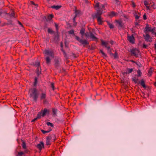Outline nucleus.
Listing matches in <instances>:
<instances>
[{
    "label": "nucleus",
    "mask_w": 156,
    "mask_h": 156,
    "mask_svg": "<svg viewBox=\"0 0 156 156\" xmlns=\"http://www.w3.org/2000/svg\"><path fill=\"white\" fill-rule=\"evenodd\" d=\"M116 21L119 24L118 27L121 28L123 27V24L121 20H116Z\"/></svg>",
    "instance_id": "dca6fc26"
},
{
    "label": "nucleus",
    "mask_w": 156,
    "mask_h": 156,
    "mask_svg": "<svg viewBox=\"0 0 156 156\" xmlns=\"http://www.w3.org/2000/svg\"><path fill=\"white\" fill-rule=\"evenodd\" d=\"M51 137H47L46 141V145H50L51 144L50 140Z\"/></svg>",
    "instance_id": "a211bd4d"
},
{
    "label": "nucleus",
    "mask_w": 156,
    "mask_h": 156,
    "mask_svg": "<svg viewBox=\"0 0 156 156\" xmlns=\"http://www.w3.org/2000/svg\"><path fill=\"white\" fill-rule=\"evenodd\" d=\"M55 27L56 28L57 32L58 30V25L56 23H55Z\"/></svg>",
    "instance_id": "49530a36"
},
{
    "label": "nucleus",
    "mask_w": 156,
    "mask_h": 156,
    "mask_svg": "<svg viewBox=\"0 0 156 156\" xmlns=\"http://www.w3.org/2000/svg\"><path fill=\"white\" fill-rule=\"evenodd\" d=\"M133 71V69L132 68L128 69L126 71L128 74H129L130 73H131Z\"/></svg>",
    "instance_id": "473e14b6"
},
{
    "label": "nucleus",
    "mask_w": 156,
    "mask_h": 156,
    "mask_svg": "<svg viewBox=\"0 0 156 156\" xmlns=\"http://www.w3.org/2000/svg\"><path fill=\"white\" fill-rule=\"evenodd\" d=\"M36 147L41 151L42 148H44V142L42 141H41L39 144L37 145Z\"/></svg>",
    "instance_id": "39448f33"
},
{
    "label": "nucleus",
    "mask_w": 156,
    "mask_h": 156,
    "mask_svg": "<svg viewBox=\"0 0 156 156\" xmlns=\"http://www.w3.org/2000/svg\"><path fill=\"white\" fill-rule=\"evenodd\" d=\"M128 40L129 41V42L132 44H133L134 43L135 39L133 35H132L131 36H128Z\"/></svg>",
    "instance_id": "0eeeda50"
},
{
    "label": "nucleus",
    "mask_w": 156,
    "mask_h": 156,
    "mask_svg": "<svg viewBox=\"0 0 156 156\" xmlns=\"http://www.w3.org/2000/svg\"><path fill=\"white\" fill-rule=\"evenodd\" d=\"M95 3L96 4L94 6V7H97L98 8L99 6V2L98 1H95Z\"/></svg>",
    "instance_id": "c9c22d12"
},
{
    "label": "nucleus",
    "mask_w": 156,
    "mask_h": 156,
    "mask_svg": "<svg viewBox=\"0 0 156 156\" xmlns=\"http://www.w3.org/2000/svg\"><path fill=\"white\" fill-rule=\"evenodd\" d=\"M115 3L117 4H119V0H115Z\"/></svg>",
    "instance_id": "052dcab7"
},
{
    "label": "nucleus",
    "mask_w": 156,
    "mask_h": 156,
    "mask_svg": "<svg viewBox=\"0 0 156 156\" xmlns=\"http://www.w3.org/2000/svg\"><path fill=\"white\" fill-rule=\"evenodd\" d=\"M90 38L92 39V40L94 41L97 40L98 38L94 35V34H93V33L92 32H90Z\"/></svg>",
    "instance_id": "f8f14e48"
},
{
    "label": "nucleus",
    "mask_w": 156,
    "mask_h": 156,
    "mask_svg": "<svg viewBox=\"0 0 156 156\" xmlns=\"http://www.w3.org/2000/svg\"><path fill=\"white\" fill-rule=\"evenodd\" d=\"M75 39L82 44L83 47H85L86 45H87L89 44V42L85 39H80V37L76 35H75Z\"/></svg>",
    "instance_id": "f03ea898"
},
{
    "label": "nucleus",
    "mask_w": 156,
    "mask_h": 156,
    "mask_svg": "<svg viewBox=\"0 0 156 156\" xmlns=\"http://www.w3.org/2000/svg\"><path fill=\"white\" fill-rule=\"evenodd\" d=\"M44 53L47 55H49L51 57L53 58L54 57V53L52 50H45L44 51Z\"/></svg>",
    "instance_id": "7ed1b4c3"
},
{
    "label": "nucleus",
    "mask_w": 156,
    "mask_h": 156,
    "mask_svg": "<svg viewBox=\"0 0 156 156\" xmlns=\"http://www.w3.org/2000/svg\"><path fill=\"white\" fill-rule=\"evenodd\" d=\"M130 52L132 55L137 57L139 51L138 49L135 48L131 50Z\"/></svg>",
    "instance_id": "20e7f679"
},
{
    "label": "nucleus",
    "mask_w": 156,
    "mask_h": 156,
    "mask_svg": "<svg viewBox=\"0 0 156 156\" xmlns=\"http://www.w3.org/2000/svg\"><path fill=\"white\" fill-rule=\"evenodd\" d=\"M46 63L48 64L51 63V59L49 56H47L46 58Z\"/></svg>",
    "instance_id": "b1692460"
},
{
    "label": "nucleus",
    "mask_w": 156,
    "mask_h": 156,
    "mask_svg": "<svg viewBox=\"0 0 156 156\" xmlns=\"http://www.w3.org/2000/svg\"><path fill=\"white\" fill-rule=\"evenodd\" d=\"M152 73V71L151 70H149L148 72V75L149 76H151Z\"/></svg>",
    "instance_id": "ea45409f"
},
{
    "label": "nucleus",
    "mask_w": 156,
    "mask_h": 156,
    "mask_svg": "<svg viewBox=\"0 0 156 156\" xmlns=\"http://www.w3.org/2000/svg\"><path fill=\"white\" fill-rule=\"evenodd\" d=\"M141 96L143 97V98H146L147 97H148L149 96V94H145V93H143L141 95Z\"/></svg>",
    "instance_id": "c85d7f7f"
},
{
    "label": "nucleus",
    "mask_w": 156,
    "mask_h": 156,
    "mask_svg": "<svg viewBox=\"0 0 156 156\" xmlns=\"http://www.w3.org/2000/svg\"><path fill=\"white\" fill-rule=\"evenodd\" d=\"M34 66H36V67H39L40 66V62H36L35 63Z\"/></svg>",
    "instance_id": "4c0bfd02"
},
{
    "label": "nucleus",
    "mask_w": 156,
    "mask_h": 156,
    "mask_svg": "<svg viewBox=\"0 0 156 156\" xmlns=\"http://www.w3.org/2000/svg\"><path fill=\"white\" fill-rule=\"evenodd\" d=\"M102 13V11L100 9H98L96 13L92 15V17L93 19H94L96 17L100 16Z\"/></svg>",
    "instance_id": "423d86ee"
},
{
    "label": "nucleus",
    "mask_w": 156,
    "mask_h": 156,
    "mask_svg": "<svg viewBox=\"0 0 156 156\" xmlns=\"http://www.w3.org/2000/svg\"><path fill=\"white\" fill-rule=\"evenodd\" d=\"M51 87L52 88L53 90H54V83H51Z\"/></svg>",
    "instance_id": "8fccbe9b"
},
{
    "label": "nucleus",
    "mask_w": 156,
    "mask_h": 156,
    "mask_svg": "<svg viewBox=\"0 0 156 156\" xmlns=\"http://www.w3.org/2000/svg\"><path fill=\"white\" fill-rule=\"evenodd\" d=\"M113 55L114 56V58L115 59H116L117 58H118V54L117 53L116 51H115L114 54H113Z\"/></svg>",
    "instance_id": "c756f323"
},
{
    "label": "nucleus",
    "mask_w": 156,
    "mask_h": 156,
    "mask_svg": "<svg viewBox=\"0 0 156 156\" xmlns=\"http://www.w3.org/2000/svg\"><path fill=\"white\" fill-rule=\"evenodd\" d=\"M96 18H97V21L98 23V24L99 25L102 24L103 21H102V19L101 18V17L100 16H98L96 17Z\"/></svg>",
    "instance_id": "4468645a"
},
{
    "label": "nucleus",
    "mask_w": 156,
    "mask_h": 156,
    "mask_svg": "<svg viewBox=\"0 0 156 156\" xmlns=\"http://www.w3.org/2000/svg\"><path fill=\"white\" fill-rule=\"evenodd\" d=\"M61 51L63 52H64L65 51L63 50V48H61Z\"/></svg>",
    "instance_id": "774afa93"
},
{
    "label": "nucleus",
    "mask_w": 156,
    "mask_h": 156,
    "mask_svg": "<svg viewBox=\"0 0 156 156\" xmlns=\"http://www.w3.org/2000/svg\"><path fill=\"white\" fill-rule=\"evenodd\" d=\"M46 94L45 92L42 93L40 95L41 100H45L46 98Z\"/></svg>",
    "instance_id": "2eb2a0df"
},
{
    "label": "nucleus",
    "mask_w": 156,
    "mask_h": 156,
    "mask_svg": "<svg viewBox=\"0 0 156 156\" xmlns=\"http://www.w3.org/2000/svg\"><path fill=\"white\" fill-rule=\"evenodd\" d=\"M38 119L36 117V118H34V119L33 120H32V121H31V122H34L35 121H36Z\"/></svg>",
    "instance_id": "680f3d73"
},
{
    "label": "nucleus",
    "mask_w": 156,
    "mask_h": 156,
    "mask_svg": "<svg viewBox=\"0 0 156 156\" xmlns=\"http://www.w3.org/2000/svg\"><path fill=\"white\" fill-rule=\"evenodd\" d=\"M48 112V110L47 108H44L43 110H41V112H42V116H44Z\"/></svg>",
    "instance_id": "6ab92c4d"
},
{
    "label": "nucleus",
    "mask_w": 156,
    "mask_h": 156,
    "mask_svg": "<svg viewBox=\"0 0 156 156\" xmlns=\"http://www.w3.org/2000/svg\"><path fill=\"white\" fill-rule=\"evenodd\" d=\"M84 35H85L86 37H88L89 36V33L88 32H86L85 33Z\"/></svg>",
    "instance_id": "09e8293b"
},
{
    "label": "nucleus",
    "mask_w": 156,
    "mask_h": 156,
    "mask_svg": "<svg viewBox=\"0 0 156 156\" xmlns=\"http://www.w3.org/2000/svg\"><path fill=\"white\" fill-rule=\"evenodd\" d=\"M137 73L138 74L137 76L138 77H140L142 74L141 71L140 69H138L137 71Z\"/></svg>",
    "instance_id": "72a5a7b5"
},
{
    "label": "nucleus",
    "mask_w": 156,
    "mask_h": 156,
    "mask_svg": "<svg viewBox=\"0 0 156 156\" xmlns=\"http://www.w3.org/2000/svg\"><path fill=\"white\" fill-rule=\"evenodd\" d=\"M41 132H42V133H43V134H45V133H48L49 132V131H45V130H42V129L41 130Z\"/></svg>",
    "instance_id": "864d4df0"
},
{
    "label": "nucleus",
    "mask_w": 156,
    "mask_h": 156,
    "mask_svg": "<svg viewBox=\"0 0 156 156\" xmlns=\"http://www.w3.org/2000/svg\"><path fill=\"white\" fill-rule=\"evenodd\" d=\"M139 83H140L144 88H146V86L145 85V82L143 79L141 80V82L139 81Z\"/></svg>",
    "instance_id": "aec40b11"
},
{
    "label": "nucleus",
    "mask_w": 156,
    "mask_h": 156,
    "mask_svg": "<svg viewBox=\"0 0 156 156\" xmlns=\"http://www.w3.org/2000/svg\"><path fill=\"white\" fill-rule=\"evenodd\" d=\"M47 124L48 126H50L51 127H53V125L52 123L49 122H48L47 123Z\"/></svg>",
    "instance_id": "37998d69"
},
{
    "label": "nucleus",
    "mask_w": 156,
    "mask_h": 156,
    "mask_svg": "<svg viewBox=\"0 0 156 156\" xmlns=\"http://www.w3.org/2000/svg\"><path fill=\"white\" fill-rule=\"evenodd\" d=\"M42 112H39L37 115V118L38 119L41 118V116H42Z\"/></svg>",
    "instance_id": "e433bc0d"
},
{
    "label": "nucleus",
    "mask_w": 156,
    "mask_h": 156,
    "mask_svg": "<svg viewBox=\"0 0 156 156\" xmlns=\"http://www.w3.org/2000/svg\"><path fill=\"white\" fill-rule=\"evenodd\" d=\"M52 112L53 115H55L57 112V109L53 108L52 109Z\"/></svg>",
    "instance_id": "a19ab883"
},
{
    "label": "nucleus",
    "mask_w": 156,
    "mask_h": 156,
    "mask_svg": "<svg viewBox=\"0 0 156 156\" xmlns=\"http://www.w3.org/2000/svg\"><path fill=\"white\" fill-rule=\"evenodd\" d=\"M55 66V67H57L59 66L60 59L57 58L56 57L54 59Z\"/></svg>",
    "instance_id": "9d476101"
},
{
    "label": "nucleus",
    "mask_w": 156,
    "mask_h": 156,
    "mask_svg": "<svg viewBox=\"0 0 156 156\" xmlns=\"http://www.w3.org/2000/svg\"><path fill=\"white\" fill-rule=\"evenodd\" d=\"M59 37L58 34H56L55 36L54 40L55 42H57L58 40Z\"/></svg>",
    "instance_id": "cd10ccee"
},
{
    "label": "nucleus",
    "mask_w": 156,
    "mask_h": 156,
    "mask_svg": "<svg viewBox=\"0 0 156 156\" xmlns=\"http://www.w3.org/2000/svg\"><path fill=\"white\" fill-rule=\"evenodd\" d=\"M138 80V79H136L135 77H134L132 78V81H133L135 83H137Z\"/></svg>",
    "instance_id": "2f4dec72"
},
{
    "label": "nucleus",
    "mask_w": 156,
    "mask_h": 156,
    "mask_svg": "<svg viewBox=\"0 0 156 156\" xmlns=\"http://www.w3.org/2000/svg\"><path fill=\"white\" fill-rule=\"evenodd\" d=\"M123 75H126V74H128L127 71H126V72H124L123 73Z\"/></svg>",
    "instance_id": "338daca9"
},
{
    "label": "nucleus",
    "mask_w": 156,
    "mask_h": 156,
    "mask_svg": "<svg viewBox=\"0 0 156 156\" xmlns=\"http://www.w3.org/2000/svg\"><path fill=\"white\" fill-rule=\"evenodd\" d=\"M54 17V16L52 14H50L48 16L47 20V21H50Z\"/></svg>",
    "instance_id": "5701e85b"
},
{
    "label": "nucleus",
    "mask_w": 156,
    "mask_h": 156,
    "mask_svg": "<svg viewBox=\"0 0 156 156\" xmlns=\"http://www.w3.org/2000/svg\"><path fill=\"white\" fill-rule=\"evenodd\" d=\"M138 25H139V24L137 22H135V27H136Z\"/></svg>",
    "instance_id": "e2e57ef3"
},
{
    "label": "nucleus",
    "mask_w": 156,
    "mask_h": 156,
    "mask_svg": "<svg viewBox=\"0 0 156 156\" xmlns=\"http://www.w3.org/2000/svg\"><path fill=\"white\" fill-rule=\"evenodd\" d=\"M68 33L69 34H74V30H73L69 31H68Z\"/></svg>",
    "instance_id": "58836bf2"
},
{
    "label": "nucleus",
    "mask_w": 156,
    "mask_h": 156,
    "mask_svg": "<svg viewBox=\"0 0 156 156\" xmlns=\"http://www.w3.org/2000/svg\"><path fill=\"white\" fill-rule=\"evenodd\" d=\"M29 93L30 98H32L33 101L36 102L39 95L37 89L36 88H31L29 89Z\"/></svg>",
    "instance_id": "f257e3e1"
},
{
    "label": "nucleus",
    "mask_w": 156,
    "mask_h": 156,
    "mask_svg": "<svg viewBox=\"0 0 156 156\" xmlns=\"http://www.w3.org/2000/svg\"><path fill=\"white\" fill-rule=\"evenodd\" d=\"M106 22H107L108 25L109 26V27L110 29H112L114 28V26L111 23L109 22L108 21H107Z\"/></svg>",
    "instance_id": "393cba45"
},
{
    "label": "nucleus",
    "mask_w": 156,
    "mask_h": 156,
    "mask_svg": "<svg viewBox=\"0 0 156 156\" xmlns=\"http://www.w3.org/2000/svg\"><path fill=\"white\" fill-rule=\"evenodd\" d=\"M144 4L146 6L148 5V2L147 1H144Z\"/></svg>",
    "instance_id": "a18cd8bd"
},
{
    "label": "nucleus",
    "mask_w": 156,
    "mask_h": 156,
    "mask_svg": "<svg viewBox=\"0 0 156 156\" xmlns=\"http://www.w3.org/2000/svg\"><path fill=\"white\" fill-rule=\"evenodd\" d=\"M62 6L61 5H53L51 7L52 9H55L56 10H58L61 8Z\"/></svg>",
    "instance_id": "412c9836"
},
{
    "label": "nucleus",
    "mask_w": 156,
    "mask_h": 156,
    "mask_svg": "<svg viewBox=\"0 0 156 156\" xmlns=\"http://www.w3.org/2000/svg\"><path fill=\"white\" fill-rule=\"evenodd\" d=\"M22 142L23 147V148L25 149L26 148V144H25V142H24V141L23 140H22Z\"/></svg>",
    "instance_id": "f704fd0d"
},
{
    "label": "nucleus",
    "mask_w": 156,
    "mask_h": 156,
    "mask_svg": "<svg viewBox=\"0 0 156 156\" xmlns=\"http://www.w3.org/2000/svg\"><path fill=\"white\" fill-rule=\"evenodd\" d=\"M77 12V11H76L75 12V13H76L75 16L74 17V18L73 19V22L74 23V25L75 26L76 25V24H77V23L76 22V17L77 16V13H76Z\"/></svg>",
    "instance_id": "a878e982"
},
{
    "label": "nucleus",
    "mask_w": 156,
    "mask_h": 156,
    "mask_svg": "<svg viewBox=\"0 0 156 156\" xmlns=\"http://www.w3.org/2000/svg\"><path fill=\"white\" fill-rule=\"evenodd\" d=\"M3 13V11L2 9H0V16H1Z\"/></svg>",
    "instance_id": "5fc2aeb1"
},
{
    "label": "nucleus",
    "mask_w": 156,
    "mask_h": 156,
    "mask_svg": "<svg viewBox=\"0 0 156 156\" xmlns=\"http://www.w3.org/2000/svg\"><path fill=\"white\" fill-rule=\"evenodd\" d=\"M143 18L144 20L147 19V16L145 14H144L143 16Z\"/></svg>",
    "instance_id": "4d7b16f0"
},
{
    "label": "nucleus",
    "mask_w": 156,
    "mask_h": 156,
    "mask_svg": "<svg viewBox=\"0 0 156 156\" xmlns=\"http://www.w3.org/2000/svg\"><path fill=\"white\" fill-rule=\"evenodd\" d=\"M7 15L9 16L10 18H16V17L14 13V11L12 10L10 12L8 13Z\"/></svg>",
    "instance_id": "6e6552de"
},
{
    "label": "nucleus",
    "mask_w": 156,
    "mask_h": 156,
    "mask_svg": "<svg viewBox=\"0 0 156 156\" xmlns=\"http://www.w3.org/2000/svg\"><path fill=\"white\" fill-rule=\"evenodd\" d=\"M48 32L49 33H53L54 32V31L50 28H48Z\"/></svg>",
    "instance_id": "79ce46f5"
},
{
    "label": "nucleus",
    "mask_w": 156,
    "mask_h": 156,
    "mask_svg": "<svg viewBox=\"0 0 156 156\" xmlns=\"http://www.w3.org/2000/svg\"><path fill=\"white\" fill-rule=\"evenodd\" d=\"M41 68L40 66L39 67H37V68L36 69V70L37 74H40L41 73Z\"/></svg>",
    "instance_id": "bb28decb"
},
{
    "label": "nucleus",
    "mask_w": 156,
    "mask_h": 156,
    "mask_svg": "<svg viewBox=\"0 0 156 156\" xmlns=\"http://www.w3.org/2000/svg\"><path fill=\"white\" fill-rule=\"evenodd\" d=\"M18 23L19 25H20L22 27H23V26L21 22H20L19 21H18Z\"/></svg>",
    "instance_id": "bf43d9fd"
},
{
    "label": "nucleus",
    "mask_w": 156,
    "mask_h": 156,
    "mask_svg": "<svg viewBox=\"0 0 156 156\" xmlns=\"http://www.w3.org/2000/svg\"><path fill=\"white\" fill-rule=\"evenodd\" d=\"M150 32H152V33H154V29H151V30H150Z\"/></svg>",
    "instance_id": "0e129e2a"
},
{
    "label": "nucleus",
    "mask_w": 156,
    "mask_h": 156,
    "mask_svg": "<svg viewBox=\"0 0 156 156\" xmlns=\"http://www.w3.org/2000/svg\"><path fill=\"white\" fill-rule=\"evenodd\" d=\"M151 28L148 26V25H147L145 28V32H146L147 31H150Z\"/></svg>",
    "instance_id": "4be33fe9"
},
{
    "label": "nucleus",
    "mask_w": 156,
    "mask_h": 156,
    "mask_svg": "<svg viewBox=\"0 0 156 156\" xmlns=\"http://www.w3.org/2000/svg\"><path fill=\"white\" fill-rule=\"evenodd\" d=\"M100 52L105 57H107L106 55L103 51L102 50H100Z\"/></svg>",
    "instance_id": "c03bdc74"
},
{
    "label": "nucleus",
    "mask_w": 156,
    "mask_h": 156,
    "mask_svg": "<svg viewBox=\"0 0 156 156\" xmlns=\"http://www.w3.org/2000/svg\"><path fill=\"white\" fill-rule=\"evenodd\" d=\"M116 14L115 12L113 11L112 12L109 14V16L111 17H113L115 16Z\"/></svg>",
    "instance_id": "7c9ffc66"
},
{
    "label": "nucleus",
    "mask_w": 156,
    "mask_h": 156,
    "mask_svg": "<svg viewBox=\"0 0 156 156\" xmlns=\"http://www.w3.org/2000/svg\"><path fill=\"white\" fill-rule=\"evenodd\" d=\"M85 28L82 27L80 31V34H81V37L82 38L83 37V36L84 35V34H85Z\"/></svg>",
    "instance_id": "ddd939ff"
},
{
    "label": "nucleus",
    "mask_w": 156,
    "mask_h": 156,
    "mask_svg": "<svg viewBox=\"0 0 156 156\" xmlns=\"http://www.w3.org/2000/svg\"><path fill=\"white\" fill-rule=\"evenodd\" d=\"M101 9H103L105 7V5L103 4H102L101 5Z\"/></svg>",
    "instance_id": "69168bd1"
},
{
    "label": "nucleus",
    "mask_w": 156,
    "mask_h": 156,
    "mask_svg": "<svg viewBox=\"0 0 156 156\" xmlns=\"http://www.w3.org/2000/svg\"><path fill=\"white\" fill-rule=\"evenodd\" d=\"M134 16H135V19L137 20L139 18V17L140 16V13H138V14L137 15L136 11H135L134 14Z\"/></svg>",
    "instance_id": "f3484780"
},
{
    "label": "nucleus",
    "mask_w": 156,
    "mask_h": 156,
    "mask_svg": "<svg viewBox=\"0 0 156 156\" xmlns=\"http://www.w3.org/2000/svg\"><path fill=\"white\" fill-rule=\"evenodd\" d=\"M23 153L22 152H19L18 155L17 156H22V155L23 154Z\"/></svg>",
    "instance_id": "603ef678"
},
{
    "label": "nucleus",
    "mask_w": 156,
    "mask_h": 156,
    "mask_svg": "<svg viewBox=\"0 0 156 156\" xmlns=\"http://www.w3.org/2000/svg\"><path fill=\"white\" fill-rule=\"evenodd\" d=\"M147 47V45H146L144 44H143V48H146Z\"/></svg>",
    "instance_id": "6e6d98bb"
},
{
    "label": "nucleus",
    "mask_w": 156,
    "mask_h": 156,
    "mask_svg": "<svg viewBox=\"0 0 156 156\" xmlns=\"http://www.w3.org/2000/svg\"><path fill=\"white\" fill-rule=\"evenodd\" d=\"M63 54H64V57L66 58H68V57H67V54L66 53V52L65 51L64 52H63Z\"/></svg>",
    "instance_id": "de8ad7c7"
},
{
    "label": "nucleus",
    "mask_w": 156,
    "mask_h": 156,
    "mask_svg": "<svg viewBox=\"0 0 156 156\" xmlns=\"http://www.w3.org/2000/svg\"><path fill=\"white\" fill-rule=\"evenodd\" d=\"M132 3L133 7H135L136 6L135 4L133 2H132Z\"/></svg>",
    "instance_id": "13d9d810"
},
{
    "label": "nucleus",
    "mask_w": 156,
    "mask_h": 156,
    "mask_svg": "<svg viewBox=\"0 0 156 156\" xmlns=\"http://www.w3.org/2000/svg\"><path fill=\"white\" fill-rule=\"evenodd\" d=\"M101 44L102 45H104L105 46V48H106L107 49L108 51H110V46H108L107 45L108 44L107 42H105L103 40H101Z\"/></svg>",
    "instance_id": "1a4fd4ad"
},
{
    "label": "nucleus",
    "mask_w": 156,
    "mask_h": 156,
    "mask_svg": "<svg viewBox=\"0 0 156 156\" xmlns=\"http://www.w3.org/2000/svg\"><path fill=\"white\" fill-rule=\"evenodd\" d=\"M136 64L139 67H140L142 66L140 62H136Z\"/></svg>",
    "instance_id": "3c124183"
},
{
    "label": "nucleus",
    "mask_w": 156,
    "mask_h": 156,
    "mask_svg": "<svg viewBox=\"0 0 156 156\" xmlns=\"http://www.w3.org/2000/svg\"><path fill=\"white\" fill-rule=\"evenodd\" d=\"M143 36L144 37V39L146 41H149L150 42H151V37L149 34H146V35H144Z\"/></svg>",
    "instance_id": "9b49d317"
}]
</instances>
